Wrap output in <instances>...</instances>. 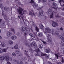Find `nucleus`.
I'll return each mask as SVG.
<instances>
[{"label":"nucleus","mask_w":64,"mask_h":64,"mask_svg":"<svg viewBox=\"0 0 64 64\" xmlns=\"http://www.w3.org/2000/svg\"><path fill=\"white\" fill-rule=\"evenodd\" d=\"M17 10H18V12L19 14H20V16L21 18L22 19L24 22V20L25 21L26 20L24 19V18L25 17V14H24V12H23V13L22 14V12L23 11V10L22 8L20 7H18Z\"/></svg>","instance_id":"nucleus-1"},{"label":"nucleus","mask_w":64,"mask_h":64,"mask_svg":"<svg viewBox=\"0 0 64 64\" xmlns=\"http://www.w3.org/2000/svg\"><path fill=\"white\" fill-rule=\"evenodd\" d=\"M32 44L35 48H36V54H34L35 56H40L39 54H38V53L39 52H40V50L39 48L37 47V45L36 44V43L35 42H32Z\"/></svg>","instance_id":"nucleus-2"},{"label":"nucleus","mask_w":64,"mask_h":64,"mask_svg":"<svg viewBox=\"0 0 64 64\" xmlns=\"http://www.w3.org/2000/svg\"><path fill=\"white\" fill-rule=\"evenodd\" d=\"M34 0H31V2H30V3H31L33 6L35 8H36V9L37 10H39V9H42V7H38V5L37 4L35 3V2L34 1Z\"/></svg>","instance_id":"nucleus-3"},{"label":"nucleus","mask_w":64,"mask_h":64,"mask_svg":"<svg viewBox=\"0 0 64 64\" xmlns=\"http://www.w3.org/2000/svg\"><path fill=\"white\" fill-rule=\"evenodd\" d=\"M44 33L46 34L47 37V39L48 40V41L50 42V43L51 44L52 43V40L50 39V35L49 34V32H44Z\"/></svg>","instance_id":"nucleus-4"},{"label":"nucleus","mask_w":64,"mask_h":64,"mask_svg":"<svg viewBox=\"0 0 64 64\" xmlns=\"http://www.w3.org/2000/svg\"><path fill=\"white\" fill-rule=\"evenodd\" d=\"M52 26L53 27H56V26H58V24L56 22H53L52 23Z\"/></svg>","instance_id":"nucleus-5"},{"label":"nucleus","mask_w":64,"mask_h":64,"mask_svg":"<svg viewBox=\"0 0 64 64\" xmlns=\"http://www.w3.org/2000/svg\"><path fill=\"white\" fill-rule=\"evenodd\" d=\"M39 14L40 16H43L44 15V13L43 12V10H41L39 11Z\"/></svg>","instance_id":"nucleus-6"},{"label":"nucleus","mask_w":64,"mask_h":64,"mask_svg":"<svg viewBox=\"0 0 64 64\" xmlns=\"http://www.w3.org/2000/svg\"><path fill=\"white\" fill-rule=\"evenodd\" d=\"M46 31L47 32H48L49 33H50L51 32V29L49 28H45Z\"/></svg>","instance_id":"nucleus-7"},{"label":"nucleus","mask_w":64,"mask_h":64,"mask_svg":"<svg viewBox=\"0 0 64 64\" xmlns=\"http://www.w3.org/2000/svg\"><path fill=\"white\" fill-rule=\"evenodd\" d=\"M41 55L42 56H45L46 58L49 59V55H47V54H41Z\"/></svg>","instance_id":"nucleus-8"},{"label":"nucleus","mask_w":64,"mask_h":64,"mask_svg":"<svg viewBox=\"0 0 64 64\" xmlns=\"http://www.w3.org/2000/svg\"><path fill=\"white\" fill-rule=\"evenodd\" d=\"M58 38L60 40H64V35H60L58 36Z\"/></svg>","instance_id":"nucleus-9"},{"label":"nucleus","mask_w":64,"mask_h":64,"mask_svg":"<svg viewBox=\"0 0 64 64\" xmlns=\"http://www.w3.org/2000/svg\"><path fill=\"white\" fill-rule=\"evenodd\" d=\"M29 15L31 16V17H33V16H35L34 13H32L31 12H29Z\"/></svg>","instance_id":"nucleus-10"},{"label":"nucleus","mask_w":64,"mask_h":64,"mask_svg":"<svg viewBox=\"0 0 64 64\" xmlns=\"http://www.w3.org/2000/svg\"><path fill=\"white\" fill-rule=\"evenodd\" d=\"M11 39L12 40H15L17 39V36L15 35L11 37Z\"/></svg>","instance_id":"nucleus-11"},{"label":"nucleus","mask_w":64,"mask_h":64,"mask_svg":"<svg viewBox=\"0 0 64 64\" xmlns=\"http://www.w3.org/2000/svg\"><path fill=\"white\" fill-rule=\"evenodd\" d=\"M6 35L8 37H10L11 35H12V33L11 32H8L7 33Z\"/></svg>","instance_id":"nucleus-12"},{"label":"nucleus","mask_w":64,"mask_h":64,"mask_svg":"<svg viewBox=\"0 0 64 64\" xmlns=\"http://www.w3.org/2000/svg\"><path fill=\"white\" fill-rule=\"evenodd\" d=\"M59 3H60V6H62V3H64V0H58Z\"/></svg>","instance_id":"nucleus-13"},{"label":"nucleus","mask_w":64,"mask_h":64,"mask_svg":"<svg viewBox=\"0 0 64 64\" xmlns=\"http://www.w3.org/2000/svg\"><path fill=\"white\" fill-rule=\"evenodd\" d=\"M24 52L26 56L27 57L29 56V55L28 54V51H27L26 50H24Z\"/></svg>","instance_id":"nucleus-14"},{"label":"nucleus","mask_w":64,"mask_h":64,"mask_svg":"<svg viewBox=\"0 0 64 64\" xmlns=\"http://www.w3.org/2000/svg\"><path fill=\"white\" fill-rule=\"evenodd\" d=\"M24 44L27 47H29L30 46V45L28 44V43L26 42H24Z\"/></svg>","instance_id":"nucleus-15"},{"label":"nucleus","mask_w":64,"mask_h":64,"mask_svg":"<svg viewBox=\"0 0 64 64\" xmlns=\"http://www.w3.org/2000/svg\"><path fill=\"white\" fill-rule=\"evenodd\" d=\"M5 59V57L4 56H1L0 57V60L3 61Z\"/></svg>","instance_id":"nucleus-16"},{"label":"nucleus","mask_w":64,"mask_h":64,"mask_svg":"<svg viewBox=\"0 0 64 64\" xmlns=\"http://www.w3.org/2000/svg\"><path fill=\"white\" fill-rule=\"evenodd\" d=\"M38 3H40V2H46V0H38Z\"/></svg>","instance_id":"nucleus-17"},{"label":"nucleus","mask_w":64,"mask_h":64,"mask_svg":"<svg viewBox=\"0 0 64 64\" xmlns=\"http://www.w3.org/2000/svg\"><path fill=\"white\" fill-rule=\"evenodd\" d=\"M5 58L6 59V61H9V56H5Z\"/></svg>","instance_id":"nucleus-18"},{"label":"nucleus","mask_w":64,"mask_h":64,"mask_svg":"<svg viewBox=\"0 0 64 64\" xmlns=\"http://www.w3.org/2000/svg\"><path fill=\"white\" fill-rule=\"evenodd\" d=\"M48 12L49 14L51 13L52 12V9H51V8H50L48 10Z\"/></svg>","instance_id":"nucleus-19"},{"label":"nucleus","mask_w":64,"mask_h":64,"mask_svg":"<svg viewBox=\"0 0 64 64\" xmlns=\"http://www.w3.org/2000/svg\"><path fill=\"white\" fill-rule=\"evenodd\" d=\"M45 52L46 53H49L50 52V50L49 48H48L46 50Z\"/></svg>","instance_id":"nucleus-20"},{"label":"nucleus","mask_w":64,"mask_h":64,"mask_svg":"<svg viewBox=\"0 0 64 64\" xmlns=\"http://www.w3.org/2000/svg\"><path fill=\"white\" fill-rule=\"evenodd\" d=\"M9 8L7 7H5L4 8V10H5V11H8V10H9Z\"/></svg>","instance_id":"nucleus-21"},{"label":"nucleus","mask_w":64,"mask_h":64,"mask_svg":"<svg viewBox=\"0 0 64 64\" xmlns=\"http://www.w3.org/2000/svg\"><path fill=\"white\" fill-rule=\"evenodd\" d=\"M39 26H40V28L41 29H43V27H44V26L42 24H39Z\"/></svg>","instance_id":"nucleus-22"},{"label":"nucleus","mask_w":64,"mask_h":64,"mask_svg":"<svg viewBox=\"0 0 64 64\" xmlns=\"http://www.w3.org/2000/svg\"><path fill=\"white\" fill-rule=\"evenodd\" d=\"M14 47L15 49H18V46L17 44L16 45L14 46Z\"/></svg>","instance_id":"nucleus-23"},{"label":"nucleus","mask_w":64,"mask_h":64,"mask_svg":"<svg viewBox=\"0 0 64 64\" xmlns=\"http://www.w3.org/2000/svg\"><path fill=\"white\" fill-rule=\"evenodd\" d=\"M43 35V34L42 33H38V36L39 37H42Z\"/></svg>","instance_id":"nucleus-24"},{"label":"nucleus","mask_w":64,"mask_h":64,"mask_svg":"<svg viewBox=\"0 0 64 64\" xmlns=\"http://www.w3.org/2000/svg\"><path fill=\"white\" fill-rule=\"evenodd\" d=\"M8 42L9 44H12L13 43V41L12 40H9Z\"/></svg>","instance_id":"nucleus-25"},{"label":"nucleus","mask_w":64,"mask_h":64,"mask_svg":"<svg viewBox=\"0 0 64 64\" xmlns=\"http://www.w3.org/2000/svg\"><path fill=\"white\" fill-rule=\"evenodd\" d=\"M39 48H42L43 47V45L42 44H40L38 46Z\"/></svg>","instance_id":"nucleus-26"},{"label":"nucleus","mask_w":64,"mask_h":64,"mask_svg":"<svg viewBox=\"0 0 64 64\" xmlns=\"http://www.w3.org/2000/svg\"><path fill=\"white\" fill-rule=\"evenodd\" d=\"M52 5L54 7H56L57 5V4L56 3L54 2L52 4Z\"/></svg>","instance_id":"nucleus-27"},{"label":"nucleus","mask_w":64,"mask_h":64,"mask_svg":"<svg viewBox=\"0 0 64 64\" xmlns=\"http://www.w3.org/2000/svg\"><path fill=\"white\" fill-rule=\"evenodd\" d=\"M1 24L2 26H4L5 25V22H3L1 23Z\"/></svg>","instance_id":"nucleus-28"},{"label":"nucleus","mask_w":64,"mask_h":64,"mask_svg":"<svg viewBox=\"0 0 64 64\" xmlns=\"http://www.w3.org/2000/svg\"><path fill=\"white\" fill-rule=\"evenodd\" d=\"M54 12H52V13L51 14H52V15H51L50 16V18H53V14H54Z\"/></svg>","instance_id":"nucleus-29"},{"label":"nucleus","mask_w":64,"mask_h":64,"mask_svg":"<svg viewBox=\"0 0 64 64\" xmlns=\"http://www.w3.org/2000/svg\"><path fill=\"white\" fill-rule=\"evenodd\" d=\"M15 52L16 53V54H18L20 52V50H16Z\"/></svg>","instance_id":"nucleus-30"},{"label":"nucleus","mask_w":64,"mask_h":64,"mask_svg":"<svg viewBox=\"0 0 64 64\" xmlns=\"http://www.w3.org/2000/svg\"><path fill=\"white\" fill-rule=\"evenodd\" d=\"M35 29H36V30L37 32H39V29L37 27H36Z\"/></svg>","instance_id":"nucleus-31"},{"label":"nucleus","mask_w":64,"mask_h":64,"mask_svg":"<svg viewBox=\"0 0 64 64\" xmlns=\"http://www.w3.org/2000/svg\"><path fill=\"white\" fill-rule=\"evenodd\" d=\"M0 8H1V9H2V8H3L4 7V6H3V5H2V4H0Z\"/></svg>","instance_id":"nucleus-32"},{"label":"nucleus","mask_w":64,"mask_h":64,"mask_svg":"<svg viewBox=\"0 0 64 64\" xmlns=\"http://www.w3.org/2000/svg\"><path fill=\"white\" fill-rule=\"evenodd\" d=\"M29 51L30 52H33V50L31 48H30L29 49Z\"/></svg>","instance_id":"nucleus-33"},{"label":"nucleus","mask_w":64,"mask_h":64,"mask_svg":"<svg viewBox=\"0 0 64 64\" xmlns=\"http://www.w3.org/2000/svg\"><path fill=\"white\" fill-rule=\"evenodd\" d=\"M3 50L2 49V48H0V53H3Z\"/></svg>","instance_id":"nucleus-34"},{"label":"nucleus","mask_w":64,"mask_h":64,"mask_svg":"<svg viewBox=\"0 0 64 64\" xmlns=\"http://www.w3.org/2000/svg\"><path fill=\"white\" fill-rule=\"evenodd\" d=\"M12 56H14V57H15V56H16V54L15 52H13L12 54Z\"/></svg>","instance_id":"nucleus-35"},{"label":"nucleus","mask_w":64,"mask_h":64,"mask_svg":"<svg viewBox=\"0 0 64 64\" xmlns=\"http://www.w3.org/2000/svg\"><path fill=\"white\" fill-rule=\"evenodd\" d=\"M60 44H62V43H63L64 44V40H61L60 42Z\"/></svg>","instance_id":"nucleus-36"},{"label":"nucleus","mask_w":64,"mask_h":64,"mask_svg":"<svg viewBox=\"0 0 64 64\" xmlns=\"http://www.w3.org/2000/svg\"><path fill=\"white\" fill-rule=\"evenodd\" d=\"M4 19H5V20H6V19H7V16L6 15H4Z\"/></svg>","instance_id":"nucleus-37"},{"label":"nucleus","mask_w":64,"mask_h":64,"mask_svg":"<svg viewBox=\"0 0 64 64\" xmlns=\"http://www.w3.org/2000/svg\"><path fill=\"white\" fill-rule=\"evenodd\" d=\"M32 26H33L34 27H35V26H36V25L35 24H34L33 22H32Z\"/></svg>","instance_id":"nucleus-38"},{"label":"nucleus","mask_w":64,"mask_h":64,"mask_svg":"<svg viewBox=\"0 0 64 64\" xmlns=\"http://www.w3.org/2000/svg\"><path fill=\"white\" fill-rule=\"evenodd\" d=\"M21 29L22 32H25V31L24 30V27H22L21 28Z\"/></svg>","instance_id":"nucleus-39"},{"label":"nucleus","mask_w":64,"mask_h":64,"mask_svg":"<svg viewBox=\"0 0 64 64\" xmlns=\"http://www.w3.org/2000/svg\"><path fill=\"white\" fill-rule=\"evenodd\" d=\"M55 55L56 56V57L57 58V59H58V56H59L57 54H55Z\"/></svg>","instance_id":"nucleus-40"},{"label":"nucleus","mask_w":64,"mask_h":64,"mask_svg":"<svg viewBox=\"0 0 64 64\" xmlns=\"http://www.w3.org/2000/svg\"><path fill=\"white\" fill-rule=\"evenodd\" d=\"M7 50V49H4L3 50V52H6V51Z\"/></svg>","instance_id":"nucleus-41"},{"label":"nucleus","mask_w":64,"mask_h":64,"mask_svg":"<svg viewBox=\"0 0 64 64\" xmlns=\"http://www.w3.org/2000/svg\"><path fill=\"white\" fill-rule=\"evenodd\" d=\"M41 40V42H43V43H44V44H46V42H45L44 41H43V40Z\"/></svg>","instance_id":"nucleus-42"},{"label":"nucleus","mask_w":64,"mask_h":64,"mask_svg":"<svg viewBox=\"0 0 64 64\" xmlns=\"http://www.w3.org/2000/svg\"><path fill=\"white\" fill-rule=\"evenodd\" d=\"M31 36V37L34 38H35V36H34V35L33 34H32Z\"/></svg>","instance_id":"nucleus-43"},{"label":"nucleus","mask_w":64,"mask_h":64,"mask_svg":"<svg viewBox=\"0 0 64 64\" xmlns=\"http://www.w3.org/2000/svg\"><path fill=\"white\" fill-rule=\"evenodd\" d=\"M61 48L62 49H64V45H62L61 46Z\"/></svg>","instance_id":"nucleus-44"},{"label":"nucleus","mask_w":64,"mask_h":64,"mask_svg":"<svg viewBox=\"0 0 64 64\" xmlns=\"http://www.w3.org/2000/svg\"><path fill=\"white\" fill-rule=\"evenodd\" d=\"M17 4H20V5H22V6H23V4H21V2H18Z\"/></svg>","instance_id":"nucleus-45"},{"label":"nucleus","mask_w":64,"mask_h":64,"mask_svg":"<svg viewBox=\"0 0 64 64\" xmlns=\"http://www.w3.org/2000/svg\"><path fill=\"white\" fill-rule=\"evenodd\" d=\"M24 35L25 37H26L27 36V34L25 32L24 34Z\"/></svg>","instance_id":"nucleus-46"},{"label":"nucleus","mask_w":64,"mask_h":64,"mask_svg":"<svg viewBox=\"0 0 64 64\" xmlns=\"http://www.w3.org/2000/svg\"><path fill=\"white\" fill-rule=\"evenodd\" d=\"M55 33L57 35H58V36L59 35V33H58V32H55Z\"/></svg>","instance_id":"nucleus-47"},{"label":"nucleus","mask_w":64,"mask_h":64,"mask_svg":"<svg viewBox=\"0 0 64 64\" xmlns=\"http://www.w3.org/2000/svg\"><path fill=\"white\" fill-rule=\"evenodd\" d=\"M15 1L17 4L18 3V0H15Z\"/></svg>","instance_id":"nucleus-48"},{"label":"nucleus","mask_w":64,"mask_h":64,"mask_svg":"<svg viewBox=\"0 0 64 64\" xmlns=\"http://www.w3.org/2000/svg\"><path fill=\"white\" fill-rule=\"evenodd\" d=\"M20 64H23V62L21 61H20Z\"/></svg>","instance_id":"nucleus-49"},{"label":"nucleus","mask_w":64,"mask_h":64,"mask_svg":"<svg viewBox=\"0 0 64 64\" xmlns=\"http://www.w3.org/2000/svg\"><path fill=\"white\" fill-rule=\"evenodd\" d=\"M60 30L61 31H63V29L61 27V28H60Z\"/></svg>","instance_id":"nucleus-50"},{"label":"nucleus","mask_w":64,"mask_h":64,"mask_svg":"<svg viewBox=\"0 0 64 64\" xmlns=\"http://www.w3.org/2000/svg\"><path fill=\"white\" fill-rule=\"evenodd\" d=\"M62 62V63H64V60L63 59V58H62V60L61 61Z\"/></svg>","instance_id":"nucleus-51"},{"label":"nucleus","mask_w":64,"mask_h":64,"mask_svg":"<svg viewBox=\"0 0 64 64\" xmlns=\"http://www.w3.org/2000/svg\"><path fill=\"white\" fill-rule=\"evenodd\" d=\"M6 2L7 4H9V1L7 0L6 1Z\"/></svg>","instance_id":"nucleus-52"},{"label":"nucleus","mask_w":64,"mask_h":64,"mask_svg":"<svg viewBox=\"0 0 64 64\" xmlns=\"http://www.w3.org/2000/svg\"><path fill=\"white\" fill-rule=\"evenodd\" d=\"M53 9H54V10H57V8H54V7H53Z\"/></svg>","instance_id":"nucleus-53"},{"label":"nucleus","mask_w":64,"mask_h":64,"mask_svg":"<svg viewBox=\"0 0 64 64\" xmlns=\"http://www.w3.org/2000/svg\"><path fill=\"white\" fill-rule=\"evenodd\" d=\"M2 45L3 47H4V46L5 44H2Z\"/></svg>","instance_id":"nucleus-54"},{"label":"nucleus","mask_w":64,"mask_h":64,"mask_svg":"<svg viewBox=\"0 0 64 64\" xmlns=\"http://www.w3.org/2000/svg\"><path fill=\"white\" fill-rule=\"evenodd\" d=\"M16 35H18V36H19V35H20V33H19L18 32L16 34Z\"/></svg>","instance_id":"nucleus-55"},{"label":"nucleus","mask_w":64,"mask_h":64,"mask_svg":"<svg viewBox=\"0 0 64 64\" xmlns=\"http://www.w3.org/2000/svg\"><path fill=\"white\" fill-rule=\"evenodd\" d=\"M12 31H13V32H14V31H15V30H14V29L12 28Z\"/></svg>","instance_id":"nucleus-56"},{"label":"nucleus","mask_w":64,"mask_h":64,"mask_svg":"<svg viewBox=\"0 0 64 64\" xmlns=\"http://www.w3.org/2000/svg\"><path fill=\"white\" fill-rule=\"evenodd\" d=\"M18 17L19 18V19H20V20H21V18H20L19 16H18Z\"/></svg>","instance_id":"nucleus-57"},{"label":"nucleus","mask_w":64,"mask_h":64,"mask_svg":"<svg viewBox=\"0 0 64 64\" xmlns=\"http://www.w3.org/2000/svg\"><path fill=\"white\" fill-rule=\"evenodd\" d=\"M48 63L49 64H52L51 62L49 61L48 62Z\"/></svg>","instance_id":"nucleus-58"},{"label":"nucleus","mask_w":64,"mask_h":64,"mask_svg":"<svg viewBox=\"0 0 64 64\" xmlns=\"http://www.w3.org/2000/svg\"><path fill=\"white\" fill-rule=\"evenodd\" d=\"M29 35H30V36H31L32 35V34H31V33H29Z\"/></svg>","instance_id":"nucleus-59"},{"label":"nucleus","mask_w":64,"mask_h":64,"mask_svg":"<svg viewBox=\"0 0 64 64\" xmlns=\"http://www.w3.org/2000/svg\"><path fill=\"white\" fill-rule=\"evenodd\" d=\"M2 20L0 18V23H1L2 22Z\"/></svg>","instance_id":"nucleus-60"},{"label":"nucleus","mask_w":64,"mask_h":64,"mask_svg":"<svg viewBox=\"0 0 64 64\" xmlns=\"http://www.w3.org/2000/svg\"><path fill=\"white\" fill-rule=\"evenodd\" d=\"M4 12H2V16H3L4 15Z\"/></svg>","instance_id":"nucleus-61"},{"label":"nucleus","mask_w":64,"mask_h":64,"mask_svg":"<svg viewBox=\"0 0 64 64\" xmlns=\"http://www.w3.org/2000/svg\"><path fill=\"white\" fill-rule=\"evenodd\" d=\"M30 30L32 31V32H33V30L31 28Z\"/></svg>","instance_id":"nucleus-62"},{"label":"nucleus","mask_w":64,"mask_h":64,"mask_svg":"<svg viewBox=\"0 0 64 64\" xmlns=\"http://www.w3.org/2000/svg\"><path fill=\"white\" fill-rule=\"evenodd\" d=\"M2 37L1 36H0V39H2Z\"/></svg>","instance_id":"nucleus-63"},{"label":"nucleus","mask_w":64,"mask_h":64,"mask_svg":"<svg viewBox=\"0 0 64 64\" xmlns=\"http://www.w3.org/2000/svg\"><path fill=\"white\" fill-rule=\"evenodd\" d=\"M3 1V0H0V2H2Z\"/></svg>","instance_id":"nucleus-64"}]
</instances>
